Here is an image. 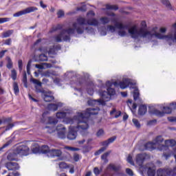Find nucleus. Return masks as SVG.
I'll return each instance as SVG.
<instances>
[{
  "instance_id": "obj_1",
  "label": "nucleus",
  "mask_w": 176,
  "mask_h": 176,
  "mask_svg": "<svg viewBox=\"0 0 176 176\" xmlns=\"http://www.w3.org/2000/svg\"><path fill=\"white\" fill-rule=\"evenodd\" d=\"M93 25L94 27H97L100 22L96 18H91L87 21L86 19L80 16L76 19V22H74L72 24V28H69L68 29L63 30L59 34L55 36L54 41L56 42L60 43L63 42H70L71 41V35H74L75 34V31L78 34V35H82L83 32H85V28L83 25Z\"/></svg>"
},
{
  "instance_id": "obj_2",
  "label": "nucleus",
  "mask_w": 176,
  "mask_h": 176,
  "mask_svg": "<svg viewBox=\"0 0 176 176\" xmlns=\"http://www.w3.org/2000/svg\"><path fill=\"white\" fill-rule=\"evenodd\" d=\"M74 122H76L78 125L76 126H69V132L67 135L68 140H76L78 136V131L82 135H85V133H86L89 129V125L87 122L78 120H76Z\"/></svg>"
},
{
  "instance_id": "obj_3",
  "label": "nucleus",
  "mask_w": 176,
  "mask_h": 176,
  "mask_svg": "<svg viewBox=\"0 0 176 176\" xmlns=\"http://www.w3.org/2000/svg\"><path fill=\"white\" fill-rule=\"evenodd\" d=\"M112 86H107V91H104L100 93V96L102 98L99 100H89L88 104L89 105H96V103L98 102L99 105H105V101H109L111 100V96H115L116 91L115 89L111 88Z\"/></svg>"
},
{
  "instance_id": "obj_4",
  "label": "nucleus",
  "mask_w": 176,
  "mask_h": 176,
  "mask_svg": "<svg viewBox=\"0 0 176 176\" xmlns=\"http://www.w3.org/2000/svg\"><path fill=\"white\" fill-rule=\"evenodd\" d=\"M99 111L100 108H88L84 113H78L75 119H78L80 122H84L89 124L87 122L89 118H90L91 115H98Z\"/></svg>"
},
{
  "instance_id": "obj_5",
  "label": "nucleus",
  "mask_w": 176,
  "mask_h": 176,
  "mask_svg": "<svg viewBox=\"0 0 176 176\" xmlns=\"http://www.w3.org/2000/svg\"><path fill=\"white\" fill-rule=\"evenodd\" d=\"M173 109H176V103L173 102L170 104L169 107H164L163 111L154 109L153 111H149L148 112L151 115H155L159 118H162L164 116V113H171V111H173Z\"/></svg>"
},
{
  "instance_id": "obj_6",
  "label": "nucleus",
  "mask_w": 176,
  "mask_h": 176,
  "mask_svg": "<svg viewBox=\"0 0 176 176\" xmlns=\"http://www.w3.org/2000/svg\"><path fill=\"white\" fill-rule=\"evenodd\" d=\"M111 23H114L116 28L119 30V31L118 32V34L120 36L123 37L127 35V32L124 30H129V26H127V25H124L122 23L118 22V19L116 18H112L111 19Z\"/></svg>"
},
{
  "instance_id": "obj_7",
  "label": "nucleus",
  "mask_w": 176,
  "mask_h": 176,
  "mask_svg": "<svg viewBox=\"0 0 176 176\" xmlns=\"http://www.w3.org/2000/svg\"><path fill=\"white\" fill-rule=\"evenodd\" d=\"M68 115H69V111H60L57 112L56 116L57 119H63V122L65 123V124H74V123H75V120H78V119L75 118L76 116H75L73 118H71L67 117Z\"/></svg>"
},
{
  "instance_id": "obj_8",
  "label": "nucleus",
  "mask_w": 176,
  "mask_h": 176,
  "mask_svg": "<svg viewBox=\"0 0 176 176\" xmlns=\"http://www.w3.org/2000/svg\"><path fill=\"white\" fill-rule=\"evenodd\" d=\"M15 153L20 156H28V155H30V148L27 145L21 144L15 149Z\"/></svg>"
},
{
  "instance_id": "obj_9",
  "label": "nucleus",
  "mask_w": 176,
  "mask_h": 176,
  "mask_svg": "<svg viewBox=\"0 0 176 176\" xmlns=\"http://www.w3.org/2000/svg\"><path fill=\"white\" fill-rule=\"evenodd\" d=\"M58 138L60 140H65L67 138V128L63 124H59L56 129Z\"/></svg>"
},
{
  "instance_id": "obj_10",
  "label": "nucleus",
  "mask_w": 176,
  "mask_h": 176,
  "mask_svg": "<svg viewBox=\"0 0 176 176\" xmlns=\"http://www.w3.org/2000/svg\"><path fill=\"white\" fill-rule=\"evenodd\" d=\"M35 10H38L36 7H29L25 10L19 11L13 14L14 17H20V16H23V14H28V13H32V12H35Z\"/></svg>"
},
{
  "instance_id": "obj_11",
  "label": "nucleus",
  "mask_w": 176,
  "mask_h": 176,
  "mask_svg": "<svg viewBox=\"0 0 176 176\" xmlns=\"http://www.w3.org/2000/svg\"><path fill=\"white\" fill-rule=\"evenodd\" d=\"M5 167L8 171H17L20 170V165L17 162H8L5 164Z\"/></svg>"
},
{
  "instance_id": "obj_12",
  "label": "nucleus",
  "mask_w": 176,
  "mask_h": 176,
  "mask_svg": "<svg viewBox=\"0 0 176 176\" xmlns=\"http://www.w3.org/2000/svg\"><path fill=\"white\" fill-rule=\"evenodd\" d=\"M174 146L176 145L175 140H165V145L160 147V151H168V146Z\"/></svg>"
},
{
  "instance_id": "obj_13",
  "label": "nucleus",
  "mask_w": 176,
  "mask_h": 176,
  "mask_svg": "<svg viewBox=\"0 0 176 176\" xmlns=\"http://www.w3.org/2000/svg\"><path fill=\"white\" fill-rule=\"evenodd\" d=\"M42 98H43L44 101L45 102H50L51 101H53L54 100V96L52 95V92L50 91H45L42 94H41Z\"/></svg>"
},
{
  "instance_id": "obj_14",
  "label": "nucleus",
  "mask_w": 176,
  "mask_h": 176,
  "mask_svg": "<svg viewBox=\"0 0 176 176\" xmlns=\"http://www.w3.org/2000/svg\"><path fill=\"white\" fill-rule=\"evenodd\" d=\"M106 86H115L116 87H120V89H124L127 88L126 84L124 82V81H121L119 83L118 82H112L111 81L106 82Z\"/></svg>"
},
{
  "instance_id": "obj_15",
  "label": "nucleus",
  "mask_w": 176,
  "mask_h": 176,
  "mask_svg": "<svg viewBox=\"0 0 176 176\" xmlns=\"http://www.w3.org/2000/svg\"><path fill=\"white\" fill-rule=\"evenodd\" d=\"M173 173V170L170 168L166 169H162L160 168L157 170V176H170L171 175V173Z\"/></svg>"
},
{
  "instance_id": "obj_16",
  "label": "nucleus",
  "mask_w": 176,
  "mask_h": 176,
  "mask_svg": "<svg viewBox=\"0 0 176 176\" xmlns=\"http://www.w3.org/2000/svg\"><path fill=\"white\" fill-rule=\"evenodd\" d=\"M63 152L60 149H51L48 153V157H60Z\"/></svg>"
},
{
  "instance_id": "obj_17",
  "label": "nucleus",
  "mask_w": 176,
  "mask_h": 176,
  "mask_svg": "<svg viewBox=\"0 0 176 176\" xmlns=\"http://www.w3.org/2000/svg\"><path fill=\"white\" fill-rule=\"evenodd\" d=\"M108 145H109V142H108V140H105V141L102 142V146L104 147H102L100 149L97 151L95 153V155L98 156V155H101V153H102V152H104L107 150V146H108Z\"/></svg>"
},
{
  "instance_id": "obj_18",
  "label": "nucleus",
  "mask_w": 176,
  "mask_h": 176,
  "mask_svg": "<svg viewBox=\"0 0 176 176\" xmlns=\"http://www.w3.org/2000/svg\"><path fill=\"white\" fill-rule=\"evenodd\" d=\"M62 106H63V103L61 102H58L56 104H50L47 106V109H49V111H57V109H58V107H62Z\"/></svg>"
},
{
  "instance_id": "obj_19",
  "label": "nucleus",
  "mask_w": 176,
  "mask_h": 176,
  "mask_svg": "<svg viewBox=\"0 0 176 176\" xmlns=\"http://www.w3.org/2000/svg\"><path fill=\"white\" fill-rule=\"evenodd\" d=\"M163 141H164V139H163V137L162 136H157L155 139V146H157L159 151H160V146H163L164 144H162V143L163 142Z\"/></svg>"
},
{
  "instance_id": "obj_20",
  "label": "nucleus",
  "mask_w": 176,
  "mask_h": 176,
  "mask_svg": "<svg viewBox=\"0 0 176 176\" xmlns=\"http://www.w3.org/2000/svg\"><path fill=\"white\" fill-rule=\"evenodd\" d=\"M17 153H16V150L14 151V153H10L7 156L8 160H10V162H17Z\"/></svg>"
},
{
  "instance_id": "obj_21",
  "label": "nucleus",
  "mask_w": 176,
  "mask_h": 176,
  "mask_svg": "<svg viewBox=\"0 0 176 176\" xmlns=\"http://www.w3.org/2000/svg\"><path fill=\"white\" fill-rule=\"evenodd\" d=\"M121 167L119 165H115L113 164H110L107 166V170H112V171H115L116 173H118L120 171Z\"/></svg>"
},
{
  "instance_id": "obj_22",
  "label": "nucleus",
  "mask_w": 176,
  "mask_h": 176,
  "mask_svg": "<svg viewBox=\"0 0 176 176\" xmlns=\"http://www.w3.org/2000/svg\"><path fill=\"white\" fill-rule=\"evenodd\" d=\"M144 160H145V154H138L136 156V163L141 166L142 163H144Z\"/></svg>"
},
{
  "instance_id": "obj_23",
  "label": "nucleus",
  "mask_w": 176,
  "mask_h": 176,
  "mask_svg": "<svg viewBox=\"0 0 176 176\" xmlns=\"http://www.w3.org/2000/svg\"><path fill=\"white\" fill-rule=\"evenodd\" d=\"M12 122V118H9L4 120V123H7V126L6 127V131L10 130V129H13L14 127V124L10 123Z\"/></svg>"
},
{
  "instance_id": "obj_24",
  "label": "nucleus",
  "mask_w": 176,
  "mask_h": 176,
  "mask_svg": "<svg viewBox=\"0 0 176 176\" xmlns=\"http://www.w3.org/2000/svg\"><path fill=\"white\" fill-rule=\"evenodd\" d=\"M147 174L148 176H155V174H156V170H155V165L153 164H151V166L148 167Z\"/></svg>"
},
{
  "instance_id": "obj_25",
  "label": "nucleus",
  "mask_w": 176,
  "mask_h": 176,
  "mask_svg": "<svg viewBox=\"0 0 176 176\" xmlns=\"http://www.w3.org/2000/svg\"><path fill=\"white\" fill-rule=\"evenodd\" d=\"M146 112H147L146 106L145 105L140 106L139 110H138V115H140V116H144V115H145Z\"/></svg>"
},
{
  "instance_id": "obj_26",
  "label": "nucleus",
  "mask_w": 176,
  "mask_h": 176,
  "mask_svg": "<svg viewBox=\"0 0 176 176\" xmlns=\"http://www.w3.org/2000/svg\"><path fill=\"white\" fill-rule=\"evenodd\" d=\"M155 146H156V144L155 142H149L144 144V148L147 151H152L153 149H155Z\"/></svg>"
},
{
  "instance_id": "obj_27",
  "label": "nucleus",
  "mask_w": 176,
  "mask_h": 176,
  "mask_svg": "<svg viewBox=\"0 0 176 176\" xmlns=\"http://www.w3.org/2000/svg\"><path fill=\"white\" fill-rule=\"evenodd\" d=\"M35 67L38 69H45V68H52V64L44 63L42 65L36 64Z\"/></svg>"
},
{
  "instance_id": "obj_28",
  "label": "nucleus",
  "mask_w": 176,
  "mask_h": 176,
  "mask_svg": "<svg viewBox=\"0 0 176 176\" xmlns=\"http://www.w3.org/2000/svg\"><path fill=\"white\" fill-rule=\"evenodd\" d=\"M50 151V148L46 145L42 146L40 148V152L41 153H43L44 155H47L49 156V151Z\"/></svg>"
},
{
  "instance_id": "obj_29",
  "label": "nucleus",
  "mask_w": 176,
  "mask_h": 176,
  "mask_svg": "<svg viewBox=\"0 0 176 176\" xmlns=\"http://www.w3.org/2000/svg\"><path fill=\"white\" fill-rule=\"evenodd\" d=\"M110 115L111 116H113L114 115V118H116V119H118V118H119V116L122 115V111H116V109H113V110L110 111Z\"/></svg>"
},
{
  "instance_id": "obj_30",
  "label": "nucleus",
  "mask_w": 176,
  "mask_h": 176,
  "mask_svg": "<svg viewBox=\"0 0 176 176\" xmlns=\"http://www.w3.org/2000/svg\"><path fill=\"white\" fill-rule=\"evenodd\" d=\"M64 28V25L58 24L56 26H53L50 30V32H55V31H58V30H63Z\"/></svg>"
},
{
  "instance_id": "obj_31",
  "label": "nucleus",
  "mask_w": 176,
  "mask_h": 176,
  "mask_svg": "<svg viewBox=\"0 0 176 176\" xmlns=\"http://www.w3.org/2000/svg\"><path fill=\"white\" fill-rule=\"evenodd\" d=\"M111 152L112 151H109L104 153L103 155H102L101 159H102V160H103V162L104 163H107L108 162V157L109 156V155H111Z\"/></svg>"
},
{
  "instance_id": "obj_32",
  "label": "nucleus",
  "mask_w": 176,
  "mask_h": 176,
  "mask_svg": "<svg viewBox=\"0 0 176 176\" xmlns=\"http://www.w3.org/2000/svg\"><path fill=\"white\" fill-rule=\"evenodd\" d=\"M106 9L107 10H118V9H119V7H118V6H116V5L107 4Z\"/></svg>"
},
{
  "instance_id": "obj_33",
  "label": "nucleus",
  "mask_w": 176,
  "mask_h": 176,
  "mask_svg": "<svg viewBox=\"0 0 176 176\" xmlns=\"http://www.w3.org/2000/svg\"><path fill=\"white\" fill-rule=\"evenodd\" d=\"M48 123L50 124H57V123H58V120L56 118L49 117Z\"/></svg>"
},
{
  "instance_id": "obj_34",
  "label": "nucleus",
  "mask_w": 176,
  "mask_h": 176,
  "mask_svg": "<svg viewBox=\"0 0 176 176\" xmlns=\"http://www.w3.org/2000/svg\"><path fill=\"white\" fill-rule=\"evenodd\" d=\"M133 100L135 101L140 100V91H138V89H135L133 91Z\"/></svg>"
},
{
  "instance_id": "obj_35",
  "label": "nucleus",
  "mask_w": 176,
  "mask_h": 176,
  "mask_svg": "<svg viewBox=\"0 0 176 176\" xmlns=\"http://www.w3.org/2000/svg\"><path fill=\"white\" fill-rule=\"evenodd\" d=\"M13 34V30H8L2 33V38H9Z\"/></svg>"
},
{
  "instance_id": "obj_36",
  "label": "nucleus",
  "mask_w": 176,
  "mask_h": 176,
  "mask_svg": "<svg viewBox=\"0 0 176 176\" xmlns=\"http://www.w3.org/2000/svg\"><path fill=\"white\" fill-rule=\"evenodd\" d=\"M13 89H14V93L17 96L19 93H20V90L19 89V85H17V82H14L13 83Z\"/></svg>"
},
{
  "instance_id": "obj_37",
  "label": "nucleus",
  "mask_w": 176,
  "mask_h": 176,
  "mask_svg": "<svg viewBox=\"0 0 176 176\" xmlns=\"http://www.w3.org/2000/svg\"><path fill=\"white\" fill-rule=\"evenodd\" d=\"M12 142H13V139L9 140L6 144L3 145V146L0 148V152H2L3 149H5V148H8L9 145H11Z\"/></svg>"
},
{
  "instance_id": "obj_38",
  "label": "nucleus",
  "mask_w": 176,
  "mask_h": 176,
  "mask_svg": "<svg viewBox=\"0 0 176 176\" xmlns=\"http://www.w3.org/2000/svg\"><path fill=\"white\" fill-rule=\"evenodd\" d=\"M7 68H8V69H11V68H13V62L12 61V59L10 58V57L7 56Z\"/></svg>"
},
{
  "instance_id": "obj_39",
  "label": "nucleus",
  "mask_w": 176,
  "mask_h": 176,
  "mask_svg": "<svg viewBox=\"0 0 176 176\" xmlns=\"http://www.w3.org/2000/svg\"><path fill=\"white\" fill-rule=\"evenodd\" d=\"M100 20L102 24H103L104 25H105V24H108V23H109L111 21V19H109V18H108L107 16H103V17L100 18Z\"/></svg>"
},
{
  "instance_id": "obj_40",
  "label": "nucleus",
  "mask_w": 176,
  "mask_h": 176,
  "mask_svg": "<svg viewBox=\"0 0 176 176\" xmlns=\"http://www.w3.org/2000/svg\"><path fill=\"white\" fill-rule=\"evenodd\" d=\"M104 135H105V131H104L102 129H99L96 133V137L98 138H101V137H104Z\"/></svg>"
},
{
  "instance_id": "obj_41",
  "label": "nucleus",
  "mask_w": 176,
  "mask_h": 176,
  "mask_svg": "<svg viewBox=\"0 0 176 176\" xmlns=\"http://www.w3.org/2000/svg\"><path fill=\"white\" fill-rule=\"evenodd\" d=\"M31 82L34 83V85H36V86H38V87H42V82L35 78H32Z\"/></svg>"
},
{
  "instance_id": "obj_42",
  "label": "nucleus",
  "mask_w": 176,
  "mask_h": 176,
  "mask_svg": "<svg viewBox=\"0 0 176 176\" xmlns=\"http://www.w3.org/2000/svg\"><path fill=\"white\" fill-rule=\"evenodd\" d=\"M65 149H67V151H71L72 152H76L78 151H80L79 148L72 147V146H66L65 147Z\"/></svg>"
},
{
  "instance_id": "obj_43",
  "label": "nucleus",
  "mask_w": 176,
  "mask_h": 176,
  "mask_svg": "<svg viewBox=\"0 0 176 176\" xmlns=\"http://www.w3.org/2000/svg\"><path fill=\"white\" fill-rule=\"evenodd\" d=\"M11 78L13 80L17 79V72H16V69H12L11 71Z\"/></svg>"
},
{
  "instance_id": "obj_44",
  "label": "nucleus",
  "mask_w": 176,
  "mask_h": 176,
  "mask_svg": "<svg viewBox=\"0 0 176 176\" xmlns=\"http://www.w3.org/2000/svg\"><path fill=\"white\" fill-rule=\"evenodd\" d=\"M39 61H47V56L45 54H40L38 56Z\"/></svg>"
},
{
  "instance_id": "obj_45",
  "label": "nucleus",
  "mask_w": 176,
  "mask_h": 176,
  "mask_svg": "<svg viewBox=\"0 0 176 176\" xmlns=\"http://www.w3.org/2000/svg\"><path fill=\"white\" fill-rule=\"evenodd\" d=\"M59 168L65 169V168H69V165H67L65 162H60L58 164Z\"/></svg>"
},
{
  "instance_id": "obj_46",
  "label": "nucleus",
  "mask_w": 176,
  "mask_h": 176,
  "mask_svg": "<svg viewBox=\"0 0 176 176\" xmlns=\"http://www.w3.org/2000/svg\"><path fill=\"white\" fill-rule=\"evenodd\" d=\"M161 2L163 5H165L168 9H171V4L168 0H161Z\"/></svg>"
},
{
  "instance_id": "obj_47",
  "label": "nucleus",
  "mask_w": 176,
  "mask_h": 176,
  "mask_svg": "<svg viewBox=\"0 0 176 176\" xmlns=\"http://www.w3.org/2000/svg\"><path fill=\"white\" fill-rule=\"evenodd\" d=\"M116 25H107V30H109L110 31V32H115L116 31Z\"/></svg>"
},
{
  "instance_id": "obj_48",
  "label": "nucleus",
  "mask_w": 176,
  "mask_h": 176,
  "mask_svg": "<svg viewBox=\"0 0 176 176\" xmlns=\"http://www.w3.org/2000/svg\"><path fill=\"white\" fill-rule=\"evenodd\" d=\"M133 123L134 126H135V127H137V129H140V127H141V124H140V121H138V120L133 118Z\"/></svg>"
},
{
  "instance_id": "obj_49",
  "label": "nucleus",
  "mask_w": 176,
  "mask_h": 176,
  "mask_svg": "<svg viewBox=\"0 0 176 176\" xmlns=\"http://www.w3.org/2000/svg\"><path fill=\"white\" fill-rule=\"evenodd\" d=\"M65 13L64 12V10H59L57 12L58 19H61V17H64V15Z\"/></svg>"
},
{
  "instance_id": "obj_50",
  "label": "nucleus",
  "mask_w": 176,
  "mask_h": 176,
  "mask_svg": "<svg viewBox=\"0 0 176 176\" xmlns=\"http://www.w3.org/2000/svg\"><path fill=\"white\" fill-rule=\"evenodd\" d=\"M122 81H124V84L126 85L127 87H129L130 85H131V80L129 78H124Z\"/></svg>"
},
{
  "instance_id": "obj_51",
  "label": "nucleus",
  "mask_w": 176,
  "mask_h": 176,
  "mask_svg": "<svg viewBox=\"0 0 176 176\" xmlns=\"http://www.w3.org/2000/svg\"><path fill=\"white\" fill-rule=\"evenodd\" d=\"M7 21H10V18H0V24H3V23H7Z\"/></svg>"
},
{
  "instance_id": "obj_52",
  "label": "nucleus",
  "mask_w": 176,
  "mask_h": 176,
  "mask_svg": "<svg viewBox=\"0 0 176 176\" xmlns=\"http://www.w3.org/2000/svg\"><path fill=\"white\" fill-rule=\"evenodd\" d=\"M101 173V170L98 169V167H95L94 168V174H95V175H100Z\"/></svg>"
},
{
  "instance_id": "obj_53",
  "label": "nucleus",
  "mask_w": 176,
  "mask_h": 176,
  "mask_svg": "<svg viewBox=\"0 0 176 176\" xmlns=\"http://www.w3.org/2000/svg\"><path fill=\"white\" fill-rule=\"evenodd\" d=\"M36 91V93H41V94H43V92L45 91V89L39 88L38 86H35Z\"/></svg>"
},
{
  "instance_id": "obj_54",
  "label": "nucleus",
  "mask_w": 176,
  "mask_h": 176,
  "mask_svg": "<svg viewBox=\"0 0 176 176\" xmlns=\"http://www.w3.org/2000/svg\"><path fill=\"white\" fill-rule=\"evenodd\" d=\"M32 151L33 153H39L41 148L39 147H34L32 148Z\"/></svg>"
},
{
  "instance_id": "obj_55",
  "label": "nucleus",
  "mask_w": 176,
  "mask_h": 176,
  "mask_svg": "<svg viewBox=\"0 0 176 176\" xmlns=\"http://www.w3.org/2000/svg\"><path fill=\"white\" fill-rule=\"evenodd\" d=\"M50 71H46V72H44L43 74H42V76H45L46 78H50Z\"/></svg>"
},
{
  "instance_id": "obj_56",
  "label": "nucleus",
  "mask_w": 176,
  "mask_h": 176,
  "mask_svg": "<svg viewBox=\"0 0 176 176\" xmlns=\"http://www.w3.org/2000/svg\"><path fill=\"white\" fill-rule=\"evenodd\" d=\"M23 82L25 84L27 83V73H25V72H24L23 74ZM25 87H28V86L25 85Z\"/></svg>"
},
{
  "instance_id": "obj_57",
  "label": "nucleus",
  "mask_w": 176,
  "mask_h": 176,
  "mask_svg": "<svg viewBox=\"0 0 176 176\" xmlns=\"http://www.w3.org/2000/svg\"><path fill=\"white\" fill-rule=\"evenodd\" d=\"M18 65H19V71H23V60H19L18 61Z\"/></svg>"
},
{
  "instance_id": "obj_58",
  "label": "nucleus",
  "mask_w": 176,
  "mask_h": 176,
  "mask_svg": "<svg viewBox=\"0 0 176 176\" xmlns=\"http://www.w3.org/2000/svg\"><path fill=\"white\" fill-rule=\"evenodd\" d=\"M77 10L80 11V12H86V10H87L86 6H82L80 8H78Z\"/></svg>"
},
{
  "instance_id": "obj_59",
  "label": "nucleus",
  "mask_w": 176,
  "mask_h": 176,
  "mask_svg": "<svg viewBox=\"0 0 176 176\" xmlns=\"http://www.w3.org/2000/svg\"><path fill=\"white\" fill-rule=\"evenodd\" d=\"M128 163H130V164H134V162H133V157L131 155H129L126 159Z\"/></svg>"
},
{
  "instance_id": "obj_60",
  "label": "nucleus",
  "mask_w": 176,
  "mask_h": 176,
  "mask_svg": "<svg viewBox=\"0 0 176 176\" xmlns=\"http://www.w3.org/2000/svg\"><path fill=\"white\" fill-rule=\"evenodd\" d=\"M126 174H128V175H130V176L134 175V173H133V170L130 168H126Z\"/></svg>"
},
{
  "instance_id": "obj_61",
  "label": "nucleus",
  "mask_w": 176,
  "mask_h": 176,
  "mask_svg": "<svg viewBox=\"0 0 176 176\" xmlns=\"http://www.w3.org/2000/svg\"><path fill=\"white\" fill-rule=\"evenodd\" d=\"M87 16H91V17H94L96 16V13H94V11L91 10L89 12H87Z\"/></svg>"
},
{
  "instance_id": "obj_62",
  "label": "nucleus",
  "mask_w": 176,
  "mask_h": 176,
  "mask_svg": "<svg viewBox=\"0 0 176 176\" xmlns=\"http://www.w3.org/2000/svg\"><path fill=\"white\" fill-rule=\"evenodd\" d=\"M116 140V136L111 137L107 140L109 144H112Z\"/></svg>"
},
{
  "instance_id": "obj_63",
  "label": "nucleus",
  "mask_w": 176,
  "mask_h": 176,
  "mask_svg": "<svg viewBox=\"0 0 176 176\" xmlns=\"http://www.w3.org/2000/svg\"><path fill=\"white\" fill-rule=\"evenodd\" d=\"M79 158H80V157H79V155H78V154H74V162H78L79 161Z\"/></svg>"
},
{
  "instance_id": "obj_64",
  "label": "nucleus",
  "mask_w": 176,
  "mask_h": 176,
  "mask_svg": "<svg viewBox=\"0 0 176 176\" xmlns=\"http://www.w3.org/2000/svg\"><path fill=\"white\" fill-rule=\"evenodd\" d=\"M85 82V79L83 78H78V81L77 82V85H82Z\"/></svg>"
}]
</instances>
